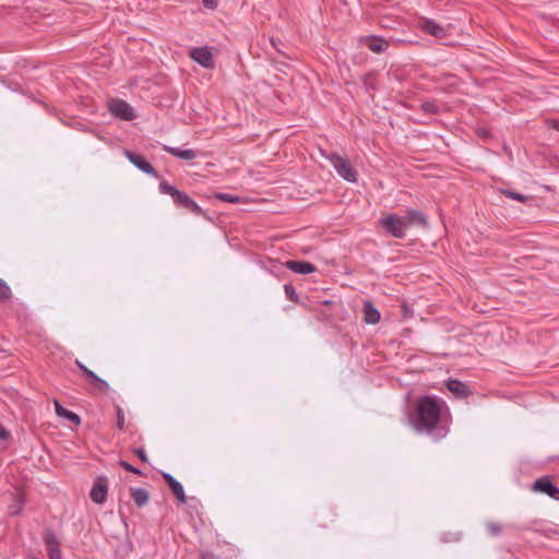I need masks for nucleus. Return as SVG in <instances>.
Listing matches in <instances>:
<instances>
[{
    "label": "nucleus",
    "mask_w": 559,
    "mask_h": 559,
    "mask_svg": "<svg viewBox=\"0 0 559 559\" xmlns=\"http://www.w3.org/2000/svg\"><path fill=\"white\" fill-rule=\"evenodd\" d=\"M285 266L297 274H311L317 270V267L310 262L296 260L287 261Z\"/></svg>",
    "instance_id": "obj_13"
},
{
    "label": "nucleus",
    "mask_w": 559,
    "mask_h": 559,
    "mask_svg": "<svg viewBox=\"0 0 559 559\" xmlns=\"http://www.w3.org/2000/svg\"><path fill=\"white\" fill-rule=\"evenodd\" d=\"M108 479L106 476H99L95 479L90 492L91 500L94 503L103 504L107 499Z\"/></svg>",
    "instance_id": "obj_8"
},
{
    "label": "nucleus",
    "mask_w": 559,
    "mask_h": 559,
    "mask_svg": "<svg viewBox=\"0 0 559 559\" xmlns=\"http://www.w3.org/2000/svg\"><path fill=\"white\" fill-rule=\"evenodd\" d=\"M53 405H55V412H56L58 417L66 418L69 421H71L72 424H74V425H80L81 424L80 416L78 414L73 413L72 411H69V409L64 408L59 403V401L55 400L53 401Z\"/></svg>",
    "instance_id": "obj_14"
},
{
    "label": "nucleus",
    "mask_w": 559,
    "mask_h": 559,
    "mask_svg": "<svg viewBox=\"0 0 559 559\" xmlns=\"http://www.w3.org/2000/svg\"><path fill=\"white\" fill-rule=\"evenodd\" d=\"M164 150L171 154L173 156L185 159V160H191L194 159L198 156L197 151L192 148H180V147H171V146H165Z\"/></svg>",
    "instance_id": "obj_16"
},
{
    "label": "nucleus",
    "mask_w": 559,
    "mask_h": 559,
    "mask_svg": "<svg viewBox=\"0 0 559 559\" xmlns=\"http://www.w3.org/2000/svg\"><path fill=\"white\" fill-rule=\"evenodd\" d=\"M365 44L371 51L376 53H381L389 47L386 40L374 35L366 37Z\"/></svg>",
    "instance_id": "obj_15"
},
{
    "label": "nucleus",
    "mask_w": 559,
    "mask_h": 559,
    "mask_svg": "<svg viewBox=\"0 0 559 559\" xmlns=\"http://www.w3.org/2000/svg\"><path fill=\"white\" fill-rule=\"evenodd\" d=\"M110 114L121 120L131 121L135 118L133 108L122 99H112L108 104Z\"/></svg>",
    "instance_id": "obj_5"
},
{
    "label": "nucleus",
    "mask_w": 559,
    "mask_h": 559,
    "mask_svg": "<svg viewBox=\"0 0 559 559\" xmlns=\"http://www.w3.org/2000/svg\"><path fill=\"white\" fill-rule=\"evenodd\" d=\"M448 390L454 394L456 397H465L468 395V388L467 385L460 381V380H449L447 382Z\"/></svg>",
    "instance_id": "obj_17"
},
{
    "label": "nucleus",
    "mask_w": 559,
    "mask_h": 559,
    "mask_svg": "<svg viewBox=\"0 0 559 559\" xmlns=\"http://www.w3.org/2000/svg\"><path fill=\"white\" fill-rule=\"evenodd\" d=\"M380 225L394 238L403 239L406 236V224L403 216L389 214L380 219Z\"/></svg>",
    "instance_id": "obj_4"
},
{
    "label": "nucleus",
    "mask_w": 559,
    "mask_h": 559,
    "mask_svg": "<svg viewBox=\"0 0 559 559\" xmlns=\"http://www.w3.org/2000/svg\"><path fill=\"white\" fill-rule=\"evenodd\" d=\"M532 490L545 493L551 499L559 500V488L552 484L548 476L537 478L532 485Z\"/></svg>",
    "instance_id": "obj_7"
},
{
    "label": "nucleus",
    "mask_w": 559,
    "mask_h": 559,
    "mask_svg": "<svg viewBox=\"0 0 559 559\" xmlns=\"http://www.w3.org/2000/svg\"><path fill=\"white\" fill-rule=\"evenodd\" d=\"M130 493H131V497H132L134 503L139 508L144 507L148 502L150 496H148V492L146 489L131 488Z\"/></svg>",
    "instance_id": "obj_19"
},
{
    "label": "nucleus",
    "mask_w": 559,
    "mask_h": 559,
    "mask_svg": "<svg viewBox=\"0 0 559 559\" xmlns=\"http://www.w3.org/2000/svg\"><path fill=\"white\" fill-rule=\"evenodd\" d=\"M380 312L373 307L370 301L364 304V320L368 324H376L380 321Z\"/></svg>",
    "instance_id": "obj_18"
},
{
    "label": "nucleus",
    "mask_w": 559,
    "mask_h": 559,
    "mask_svg": "<svg viewBox=\"0 0 559 559\" xmlns=\"http://www.w3.org/2000/svg\"><path fill=\"white\" fill-rule=\"evenodd\" d=\"M403 217L407 228L413 225H419L424 228L428 227L427 216L420 211L407 209Z\"/></svg>",
    "instance_id": "obj_12"
},
{
    "label": "nucleus",
    "mask_w": 559,
    "mask_h": 559,
    "mask_svg": "<svg viewBox=\"0 0 559 559\" xmlns=\"http://www.w3.org/2000/svg\"><path fill=\"white\" fill-rule=\"evenodd\" d=\"M43 539H44L49 559H61L62 551L60 548V543H59L57 536L55 535V533L50 532V531L46 532Z\"/></svg>",
    "instance_id": "obj_10"
},
{
    "label": "nucleus",
    "mask_w": 559,
    "mask_h": 559,
    "mask_svg": "<svg viewBox=\"0 0 559 559\" xmlns=\"http://www.w3.org/2000/svg\"><path fill=\"white\" fill-rule=\"evenodd\" d=\"M502 524L499 522H487L486 530L490 536H498L502 533Z\"/></svg>",
    "instance_id": "obj_26"
},
{
    "label": "nucleus",
    "mask_w": 559,
    "mask_h": 559,
    "mask_svg": "<svg viewBox=\"0 0 559 559\" xmlns=\"http://www.w3.org/2000/svg\"><path fill=\"white\" fill-rule=\"evenodd\" d=\"M87 379L93 382L95 388L99 391L107 392L109 390V384L104 379L99 378L94 371Z\"/></svg>",
    "instance_id": "obj_22"
},
{
    "label": "nucleus",
    "mask_w": 559,
    "mask_h": 559,
    "mask_svg": "<svg viewBox=\"0 0 559 559\" xmlns=\"http://www.w3.org/2000/svg\"><path fill=\"white\" fill-rule=\"evenodd\" d=\"M169 488L173 491V493L175 495V497L181 503H186L187 502V497H186V493H185L183 486L178 480H175L173 483V485H169Z\"/></svg>",
    "instance_id": "obj_21"
},
{
    "label": "nucleus",
    "mask_w": 559,
    "mask_h": 559,
    "mask_svg": "<svg viewBox=\"0 0 559 559\" xmlns=\"http://www.w3.org/2000/svg\"><path fill=\"white\" fill-rule=\"evenodd\" d=\"M9 438H10V432L5 428L0 426V439L8 440Z\"/></svg>",
    "instance_id": "obj_35"
},
{
    "label": "nucleus",
    "mask_w": 559,
    "mask_h": 559,
    "mask_svg": "<svg viewBox=\"0 0 559 559\" xmlns=\"http://www.w3.org/2000/svg\"><path fill=\"white\" fill-rule=\"evenodd\" d=\"M133 453L143 462L147 463L148 459L143 448H134Z\"/></svg>",
    "instance_id": "obj_31"
},
{
    "label": "nucleus",
    "mask_w": 559,
    "mask_h": 559,
    "mask_svg": "<svg viewBox=\"0 0 559 559\" xmlns=\"http://www.w3.org/2000/svg\"><path fill=\"white\" fill-rule=\"evenodd\" d=\"M419 26L425 33L436 38H444L448 34L447 29L443 26L438 24L435 20L428 17L421 19L419 22Z\"/></svg>",
    "instance_id": "obj_11"
},
{
    "label": "nucleus",
    "mask_w": 559,
    "mask_h": 559,
    "mask_svg": "<svg viewBox=\"0 0 559 559\" xmlns=\"http://www.w3.org/2000/svg\"><path fill=\"white\" fill-rule=\"evenodd\" d=\"M555 127L559 130V122H558V123H556V126H555Z\"/></svg>",
    "instance_id": "obj_38"
},
{
    "label": "nucleus",
    "mask_w": 559,
    "mask_h": 559,
    "mask_svg": "<svg viewBox=\"0 0 559 559\" xmlns=\"http://www.w3.org/2000/svg\"><path fill=\"white\" fill-rule=\"evenodd\" d=\"M189 56L193 61L205 69H213L215 66L213 53L211 48L207 46L192 48Z\"/></svg>",
    "instance_id": "obj_6"
},
{
    "label": "nucleus",
    "mask_w": 559,
    "mask_h": 559,
    "mask_svg": "<svg viewBox=\"0 0 559 559\" xmlns=\"http://www.w3.org/2000/svg\"><path fill=\"white\" fill-rule=\"evenodd\" d=\"M158 190L162 194H168L177 207L183 209L194 215L203 216L204 211L186 192L178 190L167 181L159 182Z\"/></svg>",
    "instance_id": "obj_2"
},
{
    "label": "nucleus",
    "mask_w": 559,
    "mask_h": 559,
    "mask_svg": "<svg viewBox=\"0 0 559 559\" xmlns=\"http://www.w3.org/2000/svg\"><path fill=\"white\" fill-rule=\"evenodd\" d=\"M331 165L334 167L335 171L348 182H356L358 173L350 164V162L338 155V154H330L326 156Z\"/></svg>",
    "instance_id": "obj_3"
},
{
    "label": "nucleus",
    "mask_w": 559,
    "mask_h": 559,
    "mask_svg": "<svg viewBox=\"0 0 559 559\" xmlns=\"http://www.w3.org/2000/svg\"><path fill=\"white\" fill-rule=\"evenodd\" d=\"M116 411H117V427L120 430H123L124 429V414H123V411H122V408L120 406H117Z\"/></svg>",
    "instance_id": "obj_30"
},
{
    "label": "nucleus",
    "mask_w": 559,
    "mask_h": 559,
    "mask_svg": "<svg viewBox=\"0 0 559 559\" xmlns=\"http://www.w3.org/2000/svg\"><path fill=\"white\" fill-rule=\"evenodd\" d=\"M200 559H218L216 556L210 552H203L200 557Z\"/></svg>",
    "instance_id": "obj_36"
},
{
    "label": "nucleus",
    "mask_w": 559,
    "mask_h": 559,
    "mask_svg": "<svg viewBox=\"0 0 559 559\" xmlns=\"http://www.w3.org/2000/svg\"><path fill=\"white\" fill-rule=\"evenodd\" d=\"M118 465L121 466L124 471H128L130 473H133V474H136V475H140V476L143 475L141 469H139L138 467L131 465L127 461L120 460L118 462Z\"/></svg>",
    "instance_id": "obj_29"
},
{
    "label": "nucleus",
    "mask_w": 559,
    "mask_h": 559,
    "mask_svg": "<svg viewBox=\"0 0 559 559\" xmlns=\"http://www.w3.org/2000/svg\"><path fill=\"white\" fill-rule=\"evenodd\" d=\"M214 198L219 201L227 202V203H239L240 202V197H238L236 194H230V193L216 192V193H214Z\"/></svg>",
    "instance_id": "obj_24"
},
{
    "label": "nucleus",
    "mask_w": 559,
    "mask_h": 559,
    "mask_svg": "<svg viewBox=\"0 0 559 559\" xmlns=\"http://www.w3.org/2000/svg\"><path fill=\"white\" fill-rule=\"evenodd\" d=\"M420 108L424 112L429 114V115H436L440 111V106L437 104L436 100L424 102L420 105Z\"/></svg>",
    "instance_id": "obj_23"
},
{
    "label": "nucleus",
    "mask_w": 559,
    "mask_h": 559,
    "mask_svg": "<svg viewBox=\"0 0 559 559\" xmlns=\"http://www.w3.org/2000/svg\"><path fill=\"white\" fill-rule=\"evenodd\" d=\"M12 292L10 286L0 278V300H8L11 298Z\"/></svg>",
    "instance_id": "obj_28"
},
{
    "label": "nucleus",
    "mask_w": 559,
    "mask_h": 559,
    "mask_svg": "<svg viewBox=\"0 0 559 559\" xmlns=\"http://www.w3.org/2000/svg\"><path fill=\"white\" fill-rule=\"evenodd\" d=\"M202 3L206 9H211V10H215L218 5L217 0H202Z\"/></svg>",
    "instance_id": "obj_32"
},
{
    "label": "nucleus",
    "mask_w": 559,
    "mask_h": 559,
    "mask_svg": "<svg viewBox=\"0 0 559 559\" xmlns=\"http://www.w3.org/2000/svg\"><path fill=\"white\" fill-rule=\"evenodd\" d=\"M26 559H39V558H38V557H36V556H34V555H28V556L26 557Z\"/></svg>",
    "instance_id": "obj_37"
},
{
    "label": "nucleus",
    "mask_w": 559,
    "mask_h": 559,
    "mask_svg": "<svg viewBox=\"0 0 559 559\" xmlns=\"http://www.w3.org/2000/svg\"><path fill=\"white\" fill-rule=\"evenodd\" d=\"M162 477L163 479L166 481V484L169 486V485H173V483L175 480H177L171 474L167 473V472H163L162 473Z\"/></svg>",
    "instance_id": "obj_34"
},
{
    "label": "nucleus",
    "mask_w": 559,
    "mask_h": 559,
    "mask_svg": "<svg viewBox=\"0 0 559 559\" xmlns=\"http://www.w3.org/2000/svg\"><path fill=\"white\" fill-rule=\"evenodd\" d=\"M24 497L21 493H16L13 497L12 503L9 506V512L11 515H19L22 513V510L24 508Z\"/></svg>",
    "instance_id": "obj_20"
},
{
    "label": "nucleus",
    "mask_w": 559,
    "mask_h": 559,
    "mask_svg": "<svg viewBox=\"0 0 559 559\" xmlns=\"http://www.w3.org/2000/svg\"><path fill=\"white\" fill-rule=\"evenodd\" d=\"M76 366L80 368V370L84 373V376L86 378L90 377V374L93 372L92 370H90L85 365H83L81 361L76 360L75 361Z\"/></svg>",
    "instance_id": "obj_33"
},
{
    "label": "nucleus",
    "mask_w": 559,
    "mask_h": 559,
    "mask_svg": "<svg viewBox=\"0 0 559 559\" xmlns=\"http://www.w3.org/2000/svg\"><path fill=\"white\" fill-rule=\"evenodd\" d=\"M502 193L512 199V200H515V201H519V202H522V203H525L527 202L528 200L532 199V197H527V195H524L522 193H519V192H515V191H512V190H502Z\"/></svg>",
    "instance_id": "obj_25"
},
{
    "label": "nucleus",
    "mask_w": 559,
    "mask_h": 559,
    "mask_svg": "<svg viewBox=\"0 0 559 559\" xmlns=\"http://www.w3.org/2000/svg\"><path fill=\"white\" fill-rule=\"evenodd\" d=\"M284 292H285V296L288 300H290L295 304H299L298 294L296 293V289L292 284H285Z\"/></svg>",
    "instance_id": "obj_27"
},
{
    "label": "nucleus",
    "mask_w": 559,
    "mask_h": 559,
    "mask_svg": "<svg viewBox=\"0 0 559 559\" xmlns=\"http://www.w3.org/2000/svg\"><path fill=\"white\" fill-rule=\"evenodd\" d=\"M124 155L129 162L133 164L139 170L158 178V174L156 173L155 168L144 158V156L131 151H126Z\"/></svg>",
    "instance_id": "obj_9"
},
{
    "label": "nucleus",
    "mask_w": 559,
    "mask_h": 559,
    "mask_svg": "<svg viewBox=\"0 0 559 559\" xmlns=\"http://www.w3.org/2000/svg\"><path fill=\"white\" fill-rule=\"evenodd\" d=\"M452 416L447 403L437 395H424L416 400L411 425L416 433L426 435L435 441L447 437Z\"/></svg>",
    "instance_id": "obj_1"
}]
</instances>
